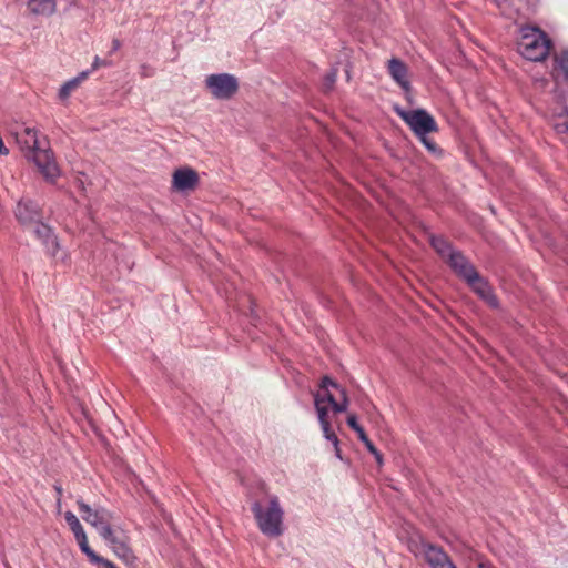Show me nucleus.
Here are the masks:
<instances>
[{
  "label": "nucleus",
  "instance_id": "nucleus-1",
  "mask_svg": "<svg viewBox=\"0 0 568 568\" xmlns=\"http://www.w3.org/2000/svg\"><path fill=\"white\" fill-rule=\"evenodd\" d=\"M349 400L346 390L329 377L322 378L320 389L314 394V406L317 419L326 440L331 442L335 449V456L342 459L339 440L335 432L332 429L328 408L333 414H339L347 410Z\"/></svg>",
  "mask_w": 568,
  "mask_h": 568
},
{
  "label": "nucleus",
  "instance_id": "nucleus-2",
  "mask_svg": "<svg viewBox=\"0 0 568 568\" xmlns=\"http://www.w3.org/2000/svg\"><path fill=\"white\" fill-rule=\"evenodd\" d=\"M14 138L21 151L36 163L42 175L48 181L54 182L60 175V170L50 150L41 146L37 130L20 126L14 131Z\"/></svg>",
  "mask_w": 568,
  "mask_h": 568
},
{
  "label": "nucleus",
  "instance_id": "nucleus-3",
  "mask_svg": "<svg viewBox=\"0 0 568 568\" xmlns=\"http://www.w3.org/2000/svg\"><path fill=\"white\" fill-rule=\"evenodd\" d=\"M251 510L260 531L264 536L276 538L283 534L284 510L277 496L270 495L266 499L255 500Z\"/></svg>",
  "mask_w": 568,
  "mask_h": 568
},
{
  "label": "nucleus",
  "instance_id": "nucleus-4",
  "mask_svg": "<svg viewBox=\"0 0 568 568\" xmlns=\"http://www.w3.org/2000/svg\"><path fill=\"white\" fill-rule=\"evenodd\" d=\"M551 41L548 36L536 27H523L518 41V52L527 60L542 61L549 54Z\"/></svg>",
  "mask_w": 568,
  "mask_h": 568
},
{
  "label": "nucleus",
  "instance_id": "nucleus-5",
  "mask_svg": "<svg viewBox=\"0 0 568 568\" xmlns=\"http://www.w3.org/2000/svg\"><path fill=\"white\" fill-rule=\"evenodd\" d=\"M407 547L416 558H423L429 568H456L442 547L428 542L419 536L410 537Z\"/></svg>",
  "mask_w": 568,
  "mask_h": 568
},
{
  "label": "nucleus",
  "instance_id": "nucleus-6",
  "mask_svg": "<svg viewBox=\"0 0 568 568\" xmlns=\"http://www.w3.org/2000/svg\"><path fill=\"white\" fill-rule=\"evenodd\" d=\"M397 114L405 121L417 138L438 131L435 119L424 109L409 111L398 110Z\"/></svg>",
  "mask_w": 568,
  "mask_h": 568
},
{
  "label": "nucleus",
  "instance_id": "nucleus-7",
  "mask_svg": "<svg viewBox=\"0 0 568 568\" xmlns=\"http://www.w3.org/2000/svg\"><path fill=\"white\" fill-rule=\"evenodd\" d=\"M205 83L211 94L219 100L230 99L239 89L237 79L229 73L211 74Z\"/></svg>",
  "mask_w": 568,
  "mask_h": 568
},
{
  "label": "nucleus",
  "instance_id": "nucleus-8",
  "mask_svg": "<svg viewBox=\"0 0 568 568\" xmlns=\"http://www.w3.org/2000/svg\"><path fill=\"white\" fill-rule=\"evenodd\" d=\"M77 504L82 519L94 527L97 531L111 523L113 518L112 513L102 506L91 507L81 499H79Z\"/></svg>",
  "mask_w": 568,
  "mask_h": 568
},
{
  "label": "nucleus",
  "instance_id": "nucleus-9",
  "mask_svg": "<svg viewBox=\"0 0 568 568\" xmlns=\"http://www.w3.org/2000/svg\"><path fill=\"white\" fill-rule=\"evenodd\" d=\"M34 234L39 241H41L42 245L45 248L47 254L57 260H64V256H60V243L58 237L51 226L43 222H39L34 226Z\"/></svg>",
  "mask_w": 568,
  "mask_h": 568
},
{
  "label": "nucleus",
  "instance_id": "nucleus-10",
  "mask_svg": "<svg viewBox=\"0 0 568 568\" xmlns=\"http://www.w3.org/2000/svg\"><path fill=\"white\" fill-rule=\"evenodd\" d=\"M14 216L22 225H37L42 217L38 203L30 199H22L17 203Z\"/></svg>",
  "mask_w": 568,
  "mask_h": 568
},
{
  "label": "nucleus",
  "instance_id": "nucleus-11",
  "mask_svg": "<svg viewBox=\"0 0 568 568\" xmlns=\"http://www.w3.org/2000/svg\"><path fill=\"white\" fill-rule=\"evenodd\" d=\"M449 266L455 271L464 280H467L469 276H474L475 267L469 263V261L459 252L454 251L449 253V256L446 258Z\"/></svg>",
  "mask_w": 568,
  "mask_h": 568
},
{
  "label": "nucleus",
  "instance_id": "nucleus-12",
  "mask_svg": "<svg viewBox=\"0 0 568 568\" xmlns=\"http://www.w3.org/2000/svg\"><path fill=\"white\" fill-rule=\"evenodd\" d=\"M388 72L403 90H409L410 84L407 79V68L399 59L393 58L388 61Z\"/></svg>",
  "mask_w": 568,
  "mask_h": 568
},
{
  "label": "nucleus",
  "instance_id": "nucleus-13",
  "mask_svg": "<svg viewBox=\"0 0 568 568\" xmlns=\"http://www.w3.org/2000/svg\"><path fill=\"white\" fill-rule=\"evenodd\" d=\"M197 183V174L191 169H180L173 174V185L180 191L193 189Z\"/></svg>",
  "mask_w": 568,
  "mask_h": 568
},
{
  "label": "nucleus",
  "instance_id": "nucleus-14",
  "mask_svg": "<svg viewBox=\"0 0 568 568\" xmlns=\"http://www.w3.org/2000/svg\"><path fill=\"white\" fill-rule=\"evenodd\" d=\"M469 286L484 300L488 301L491 305L496 306V298L490 292V287L487 282L475 271L474 276H469L465 280Z\"/></svg>",
  "mask_w": 568,
  "mask_h": 568
},
{
  "label": "nucleus",
  "instance_id": "nucleus-15",
  "mask_svg": "<svg viewBox=\"0 0 568 568\" xmlns=\"http://www.w3.org/2000/svg\"><path fill=\"white\" fill-rule=\"evenodd\" d=\"M28 10L37 16H50L55 11L54 0H29Z\"/></svg>",
  "mask_w": 568,
  "mask_h": 568
},
{
  "label": "nucleus",
  "instance_id": "nucleus-16",
  "mask_svg": "<svg viewBox=\"0 0 568 568\" xmlns=\"http://www.w3.org/2000/svg\"><path fill=\"white\" fill-rule=\"evenodd\" d=\"M554 75H561L568 82V49H564L554 55Z\"/></svg>",
  "mask_w": 568,
  "mask_h": 568
},
{
  "label": "nucleus",
  "instance_id": "nucleus-17",
  "mask_svg": "<svg viewBox=\"0 0 568 568\" xmlns=\"http://www.w3.org/2000/svg\"><path fill=\"white\" fill-rule=\"evenodd\" d=\"M90 74V71H83L80 74H78L75 78H72L68 80L59 90V98L61 100H65L70 97V94L83 82L88 75Z\"/></svg>",
  "mask_w": 568,
  "mask_h": 568
},
{
  "label": "nucleus",
  "instance_id": "nucleus-18",
  "mask_svg": "<svg viewBox=\"0 0 568 568\" xmlns=\"http://www.w3.org/2000/svg\"><path fill=\"white\" fill-rule=\"evenodd\" d=\"M109 546L119 558L124 560H130L132 558L131 549L122 536L118 537V539Z\"/></svg>",
  "mask_w": 568,
  "mask_h": 568
},
{
  "label": "nucleus",
  "instance_id": "nucleus-19",
  "mask_svg": "<svg viewBox=\"0 0 568 568\" xmlns=\"http://www.w3.org/2000/svg\"><path fill=\"white\" fill-rule=\"evenodd\" d=\"M74 538H75V540H77V542H78V545H79V547H80L81 551H82L83 554H85V556L89 558V560H90V562H91V564H92L93 561H98V560H100V559H99V555H98V554H95V551H93V550L90 548V546H89V544H88V538H87V534H85V531H82V532H80V534L74 535Z\"/></svg>",
  "mask_w": 568,
  "mask_h": 568
},
{
  "label": "nucleus",
  "instance_id": "nucleus-20",
  "mask_svg": "<svg viewBox=\"0 0 568 568\" xmlns=\"http://www.w3.org/2000/svg\"><path fill=\"white\" fill-rule=\"evenodd\" d=\"M347 425L356 432L359 440L365 445L366 448H368L369 445H373V443L367 437L364 428L357 423V418L355 415H349L347 417Z\"/></svg>",
  "mask_w": 568,
  "mask_h": 568
},
{
  "label": "nucleus",
  "instance_id": "nucleus-21",
  "mask_svg": "<svg viewBox=\"0 0 568 568\" xmlns=\"http://www.w3.org/2000/svg\"><path fill=\"white\" fill-rule=\"evenodd\" d=\"M432 246L445 260L449 256V253L455 251L452 245L443 237H433Z\"/></svg>",
  "mask_w": 568,
  "mask_h": 568
},
{
  "label": "nucleus",
  "instance_id": "nucleus-22",
  "mask_svg": "<svg viewBox=\"0 0 568 568\" xmlns=\"http://www.w3.org/2000/svg\"><path fill=\"white\" fill-rule=\"evenodd\" d=\"M568 109L562 105L558 112L559 118H564L562 121L556 122L554 128L558 134H567L568 133V120H567Z\"/></svg>",
  "mask_w": 568,
  "mask_h": 568
},
{
  "label": "nucleus",
  "instance_id": "nucleus-23",
  "mask_svg": "<svg viewBox=\"0 0 568 568\" xmlns=\"http://www.w3.org/2000/svg\"><path fill=\"white\" fill-rule=\"evenodd\" d=\"M64 519L69 525L70 529L72 530L73 535L84 531L80 520L72 511H67L64 514Z\"/></svg>",
  "mask_w": 568,
  "mask_h": 568
},
{
  "label": "nucleus",
  "instance_id": "nucleus-24",
  "mask_svg": "<svg viewBox=\"0 0 568 568\" xmlns=\"http://www.w3.org/2000/svg\"><path fill=\"white\" fill-rule=\"evenodd\" d=\"M101 538L108 544H112L120 535H118L111 527V523L106 524L105 526L101 527L100 530H98Z\"/></svg>",
  "mask_w": 568,
  "mask_h": 568
},
{
  "label": "nucleus",
  "instance_id": "nucleus-25",
  "mask_svg": "<svg viewBox=\"0 0 568 568\" xmlns=\"http://www.w3.org/2000/svg\"><path fill=\"white\" fill-rule=\"evenodd\" d=\"M418 139L420 140V142L425 145V148L432 152V153H436L438 152V146L436 145V143L429 139L427 135H422V136H418Z\"/></svg>",
  "mask_w": 568,
  "mask_h": 568
},
{
  "label": "nucleus",
  "instance_id": "nucleus-26",
  "mask_svg": "<svg viewBox=\"0 0 568 568\" xmlns=\"http://www.w3.org/2000/svg\"><path fill=\"white\" fill-rule=\"evenodd\" d=\"M111 65V62L108 61V60H102L100 59L98 55L94 57L93 59V62H92V65H91V70L90 73L97 69H99L100 67H110Z\"/></svg>",
  "mask_w": 568,
  "mask_h": 568
},
{
  "label": "nucleus",
  "instance_id": "nucleus-27",
  "mask_svg": "<svg viewBox=\"0 0 568 568\" xmlns=\"http://www.w3.org/2000/svg\"><path fill=\"white\" fill-rule=\"evenodd\" d=\"M367 450L374 456L376 463L378 464V466H382L383 465V455L381 454V452L373 445H369Z\"/></svg>",
  "mask_w": 568,
  "mask_h": 568
},
{
  "label": "nucleus",
  "instance_id": "nucleus-28",
  "mask_svg": "<svg viewBox=\"0 0 568 568\" xmlns=\"http://www.w3.org/2000/svg\"><path fill=\"white\" fill-rule=\"evenodd\" d=\"M337 78V71L336 69H333L329 71L325 77V85L329 89L333 87Z\"/></svg>",
  "mask_w": 568,
  "mask_h": 568
},
{
  "label": "nucleus",
  "instance_id": "nucleus-29",
  "mask_svg": "<svg viewBox=\"0 0 568 568\" xmlns=\"http://www.w3.org/2000/svg\"><path fill=\"white\" fill-rule=\"evenodd\" d=\"M121 48V42L118 39H113L111 53L116 52Z\"/></svg>",
  "mask_w": 568,
  "mask_h": 568
},
{
  "label": "nucleus",
  "instance_id": "nucleus-30",
  "mask_svg": "<svg viewBox=\"0 0 568 568\" xmlns=\"http://www.w3.org/2000/svg\"><path fill=\"white\" fill-rule=\"evenodd\" d=\"M55 489H57L58 495L62 494V489L60 487H57Z\"/></svg>",
  "mask_w": 568,
  "mask_h": 568
}]
</instances>
